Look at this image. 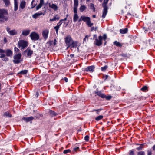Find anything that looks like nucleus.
I'll list each match as a JSON object with an SVG mask.
<instances>
[{"mask_svg":"<svg viewBox=\"0 0 155 155\" xmlns=\"http://www.w3.org/2000/svg\"><path fill=\"white\" fill-rule=\"evenodd\" d=\"M60 18L59 17L58 15H56L54 17V18L53 19H51L50 20V21H56V20H58Z\"/></svg>","mask_w":155,"mask_h":155,"instance_id":"aec40b11","label":"nucleus"},{"mask_svg":"<svg viewBox=\"0 0 155 155\" xmlns=\"http://www.w3.org/2000/svg\"><path fill=\"white\" fill-rule=\"evenodd\" d=\"M48 33V31L47 30H45L43 31L42 35L43 37L45 39H46L47 38Z\"/></svg>","mask_w":155,"mask_h":155,"instance_id":"9b49d317","label":"nucleus"},{"mask_svg":"<svg viewBox=\"0 0 155 155\" xmlns=\"http://www.w3.org/2000/svg\"><path fill=\"white\" fill-rule=\"evenodd\" d=\"M147 87L146 86H144L143 87H142L141 90L143 91H145L146 90H147Z\"/></svg>","mask_w":155,"mask_h":155,"instance_id":"ea45409f","label":"nucleus"},{"mask_svg":"<svg viewBox=\"0 0 155 155\" xmlns=\"http://www.w3.org/2000/svg\"><path fill=\"white\" fill-rule=\"evenodd\" d=\"M25 1H22L20 5V6L21 8L22 9H23L25 6Z\"/></svg>","mask_w":155,"mask_h":155,"instance_id":"4be33fe9","label":"nucleus"},{"mask_svg":"<svg viewBox=\"0 0 155 155\" xmlns=\"http://www.w3.org/2000/svg\"><path fill=\"white\" fill-rule=\"evenodd\" d=\"M148 155H151V153L150 152L148 151Z\"/></svg>","mask_w":155,"mask_h":155,"instance_id":"338daca9","label":"nucleus"},{"mask_svg":"<svg viewBox=\"0 0 155 155\" xmlns=\"http://www.w3.org/2000/svg\"><path fill=\"white\" fill-rule=\"evenodd\" d=\"M95 69L94 66H91L88 67L84 69V71H86L93 72L94 71Z\"/></svg>","mask_w":155,"mask_h":155,"instance_id":"1a4fd4ad","label":"nucleus"},{"mask_svg":"<svg viewBox=\"0 0 155 155\" xmlns=\"http://www.w3.org/2000/svg\"><path fill=\"white\" fill-rule=\"evenodd\" d=\"M86 8V6L84 5H81L80 8V10L81 12L83 11Z\"/></svg>","mask_w":155,"mask_h":155,"instance_id":"bb28decb","label":"nucleus"},{"mask_svg":"<svg viewBox=\"0 0 155 155\" xmlns=\"http://www.w3.org/2000/svg\"><path fill=\"white\" fill-rule=\"evenodd\" d=\"M27 72V71L26 70H24L21 71L20 72V73L21 74H26Z\"/></svg>","mask_w":155,"mask_h":155,"instance_id":"f704fd0d","label":"nucleus"},{"mask_svg":"<svg viewBox=\"0 0 155 155\" xmlns=\"http://www.w3.org/2000/svg\"><path fill=\"white\" fill-rule=\"evenodd\" d=\"M21 56V53L14 55V60H13V62L15 64H18L20 63Z\"/></svg>","mask_w":155,"mask_h":155,"instance_id":"20e7f679","label":"nucleus"},{"mask_svg":"<svg viewBox=\"0 0 155 155\" xmlns=\"http://www.w3.org/2000/svg\"><path fill=\"white\" fill-rule=\"evenodd\" d=\"M34 118L32 117H23L22 118V119L28 122L29 121H30L32 120Z\"/></svg>","mask_w":155,"mask_h":155,"instance_id":"2eb2a0df","label":"nucleus"},{"mask_svg":"<svg viewBox=\"0 0 155 155\" xmlns=\"http://www.w3.org/2000/svg\"><path fill=\"white\" fill-rule=\"evenodd\" d=\"M108 1V0H107L106 2H104V3L102 4L103 10L102 17L103 18H104L105 17L108 12V7L106 6V4L107 3Z\"/></svg>","mask_w":155,"mask_h":155,"instance_id":"f03ea898","label":"nucleus"},{"mask_svg":"<svg viewBox=\"0 0 155 155\" xmlns=\"http://www.w3.org/2000/svg\"><path fill=\"white\" fill-rule=\"evenodd\" d=\"M120 89V87L117 86V91H119Z\"/></svg>","mask_w":155,"mask_h":155,"instance_id":"e2e57ef3","label":"nucleus"},{"mask_svg":"<svg viewBox=\"0 0 155 155\" xmlns=\"http://www.w3.org/2000/svg\"><path fill=\"white\" fill-rule=\"evenodd\" d=\"M5 53V51L4 50L0 48V53Z\"/></svg>","mask_w":155,"mask_h":155,"instance_id":"de8ad7c7","label":"nucleus"},{"mask_svg":"<svg viewBox=\"0 0 155 155\" xmlns=\"http://www.w3.org/2000/svg\"><path fill=\"white\" fill-rule=\"evenodd\" d=\"M49 113L50 115L51 116L53 115V116H55L57 114L55 112H54V111H52V110H49Z\"/></svg>","mask_w":155,"mask_h":155,"instance_id":"393cba45","label":"nucleus"},{"mask_svg":"<svg viewBox=\"0 0 155 155\" xmlns=\"http://www.w3.org/2000/svg\"><path fill=\"white\" fill-rule=\"evenodd\" d=\"M88 37V35H86L85 36V37L84 39V42L86 41V38L87 39Z\"/></svg>","mask_w":155,"mask_h":155,"instance_id":"603ef678","label":"nucleus"},{"mask_svg":"<svg viewBox=\"0 0 155 155\" xmlns=\"http://www.w3.org/2000/svg\"><path fill=\"white\" fill-rule=\"evenodd\" d=\"M28 42L23 40H20L18 42L19 47H21L22 49H24L28 46Z\"/></svg>","mask_w":155,"mask_h":155,"instance_id":"39448f33","label":"nucleus"},{"mask_svg":"<svg viewBox=\"0 0 155 155\" xmlns=\"http://www.w3.org/2000/svg\"><path fill=\"white\" fill-rule=\"evenodd\" d=\"M138 155H144V152L143 151H140L138 152Z\"/></svg>","mask_w":155,"mask_h":155,"instance_id":"a19ab883","label":"nucleus"},{"mask_svg":"<svg viewBox=\"0 0 155 155\" xmlns=\"http://www.w3.org/2000/svg\"><path fill=\"white\" fill-rule=\"evenodd\" d=\"M32 53V51H31V50L29 49L28 50L27 55L28 56H31V55Z\"/></svg>","mask_w":155,"mask_h":155,"instance_id":"473e14b6","label":"nucleus"},{"mask_svg":"<svg viewBox=\"0 0 155 155\" xmlns=\"http://www.w3.org/2000/svg\"><path fill=\"white\" fill-rule=\"evenodd\" d=\"M6 5H8L10 4L9 0H3Z\"/></svg>","mask_w":155,"mask_h":155,"instance_id":"cd10ccee","label":"nucleus"},{"mask_svg":"<svg viewBox=\"0 0 155 155\" xmlns=\"http://www.w3.org/2000/svg\"><path fill=\"white\" fill-rule=\"evenodd\" d=\"M64 79L66 82H67L68 81V79L66 78H64Z\"/></svg>","mask_w":155,"mask_h":155,"instance_id":"680f3d73","label":"nucleus"},{"mask_svg":"<svg viewBox=\"0 0 155 155\" xmlns=\"http://www.w3.org/2000/svg\"><path fill=\"white\" fill-rule=\"evenodd\" d=\"M89 136L88 135L85 136L84 139L86 141H88L89 140Z\"/></svg>","mask_w":155,"mask_h":155,"instance_id":"37998d69","label":"nucleus"},{"mask_svg":"<svg viewBox=\"0 0 155 155\" xmlns=\"http://www.w3.org/2000/svg\"><path fill=\"white\" fill-rule=\"evenodd\" d=\"M49 7L51 8L52 9H54V11H57L58 8V6L54 4H51L50 3L49 4Z\"/></svg>","mask_w":155,"mask_h":155,"instance_id":"9d476101","label":"nucleus"},{"mask_svg":"<svg viewBox=\"0 0 155 155\" xmlns=\"http://www.w3.org/2000/svg\"><path fill=\"white\" fill-rule=\"evenodd\" d=\"M90 7L91 9L93 10V11L94 12L95 11V8L94 7V5L93 4L91 3L90 4Z\"/></svg>","mask_w":155,"mask_h":155,"instance_id":"c85d7f7f","label":"nucleus"},{"mask_svg":"<svg viewBox=\"0 0 155 155\" xmlns=\"http://www.w3.org/2000/svg\"><path fill=\"white\" fill-rule=\"evenodd\" d=\"M102 110V109H99L97 110H93V111H97V114H99V112Z\"/></svg>","mask_w":155,"mask_h":155,"instance_id":"79ce46f5","label":"nucleus"},{"mask_svg":"<svg viewBox=\"0 0 155 155\" xmlns=\"http://www.w3.org/2000/svg\"><path fill=\"white\" fill-rule=\"evenodd\" d=\"M143 148V145H140L139 147L137 148V150H140Z\"/></svg>","mask_w":155,"mask_h":155,"instance_id":"e433bc0d","label":"nucleus"},{"mask_svg":"<svg viewBox=\"0 0 155 155\" xmlns=\"http://www.w3.org/2000/svg\"><path fill=\"white\" fill-rule=\"evenodd\" d=\"M95 94H96L97 95L101 97L102 98H104L105 97V95L104 94H102L100 91H95Z\"/></svg>","mask_w":155,"mask_h":155,"instance_id":"ddd939ff","label":"nucleus"},{"mask_svg":"<svg viewBox=\"0 0 155 155\" xmlns=\"http://www.w3.org/2000/svg\"><path fill=\"white\" fill-rule=\"evenodd\" d=\"M15 51H16V52H18L19 51V50L16 47H15Z\"/></svg>","mask_w":155,"mask_h":155,"instance_id":"864d4df0","label":"nucleus"},{"mask_svg":"<svg viewBox=\"0 0 155 155\" xmlns=\"http://www.w3.org/2000/svg\"><path fill=\"white\" fill-rule=\"evenodd\" d=\"M44 0H40V4L43 5V4H44Z\"/></svg>","mask_w":155,"mask_h":155,"instance_id":"5fc2aeb1","label":"nucleus"},{"mask_svg":"<svg viewBox=\"0 0 155 155\" xmlns=\"http://www.w3.org/2000/svg\"><path fill=\"white\" fill-rule=\"evenodd\" d=\"M79 149V148L78 147H77L76 148H74V150L75 151H77V150H78V149Z\"/></svg>","mask_w":155,"mask_h":155,"instance_id":"69168bd1","label":"nucleus"},{"mask_svg":"<svg viewBox=\"0 0 155 155\" xmlns=\"http://www.w3.org/2000/svg\"><path fill=\"white\" fill-rule=\"evenodd\" d=\"M30 31L29 30H22V34L24 36H27L29 35Z\"/></svg>","mask_w":155,"mask_h":155,"instance_id":"f8f14e48","label":"nucleus"},{"mask_svg":"<svg viewBox=\"0 0 155 155\" xmlns=\"http://www.w3.org/2000/svg\"><path fill=\"white\" fill-rule=\"evenodd\" d=\"M105 98H106L107 100H110L112 98V97L111 96H105Z\"/></svg>","mask_w":155,"mask_h":155,"instance_id":"c03bdc74","label":"nucleus"},{"mask_svg":"<svg viewBox=\"0 0 155 155\" xmlns=\"http://www.w3.org/2000/svg\"><path fill=\"white\" fill-rule=\"evenodd\" d=\"M8 14V12L5 9H0V18L4 19L5 21L8 20V18L6 17Z\"/></svg>","mask_w":155,"mask_h":155,"instance_id":"f257e3e1","label":"nucleus"},{"mask_svg":"<svg viewBox=\"0 0 155 155\" xmlns=\"http://www.w3.org/2000/svg\"><path fill=\"white\" fill-rule=\"evenodd\" d=\"M87 24L89 27H91L93 25V23L91 22L90 20L87 22Z\"/></svg>","mask_w":155,"mask_h":155,"instance_id":"7c9ffc66","label":"nucleus"},{"mask_svg":"<svg viewBox=\"0 0 155 155\" xmlns=\"http://www.w3.org/2000/svg\"><path fill=\"white\" fill-rule=\"evenodd\" d=\"M79 17L77 14H74V15L73 21L74 22H76L78 19Z\"/></svg>","mask_w":155,"mask_h":155,"instance_id":"6ab92c4d","label":"nucleus"},{"mask_svg":"<svg viewBox=\"0 0 155 155\" xmlns=\"http://www.w3.org/2000/svg\"><path fill=\"white\" fill-rule=\"evenodd\" d=\"M153 150L155 151V145L153 147Z\"/></svg>","mask_w":155,"mask_h":155,"instance_id":"774afa93","label":"nucleus"},{"mask_svg":"<svg viewBox=\"0 0 155 155\" xmlns=\"http://www.w3.org/2000/svg\"><path fill=\"white\" fill-rule=\"evenodd\" d=\"M4 115L8 117H11V115L8 112H6L4 113Z\"/></svg>","mask_w":155,"mask_h":155,"instance_id":"2f4dec72","label":"nucleus"},{"mask_svg":"<svg viewBox=\"0 0 155 155\" xmlns=\"http://www.w3.org/2000/svg\"><path fill=\"white\" fill-rule=\"evenodd\" d=\"M153 40H149V41L150 42V44H152L154 43V42H153Z\"/></svg>","mask_w":155,"mask_h":155,"instance_id":"09e8293b","label":"nucleus"},{"mask_svg":"<svg viewBox=\"0 0 155 155\" xmlns=\"http://www.w3.org/2000/svg\"><path fill=\"white\" fill-rule=\"evenodd\" d=\"M107 38L106 35V34L104 35H103V39L104 40H105Z\"/></svg>","mask_w":155,"mask_h":155,"instance_id":"3c124183","label":"nucleus"},{"mask_svg":"<svg viewBox=\"0 0 155 155\" xmlns=\"http://www.w3.org/2000/svg\"><path fill=\"white\" fill-rule=\"evenodd\" d=\"M71 45H72V47L73 48H76L77 46V43L76 42H74L73 41V43H72Z\"/></svg>","mask_w":155,"mask_h":155,"instance_id":"72a5a7b5","label":"nucleus"},{"mask_svg":"<svg viewBox=\"0 0 155 155\" xmlns=\"http://www.w3.org/2000/svg\"><path fill=\"white\" fill-rule=\"evenodd\" d=\"M97 27L94 28V27H92L91 28V31H92L94 30H95V31H96L97 29Z\"/></svg>","mask_w":155,"mask_h":155,"instance_id":"8fccbe9b","label":"nucleus"},{"mask_svg":"<svg viewBox=\"0 0 155 155\" xmlns=\"http://www.w3.org/2000/svg\"><path fill=\"white\" fill-rule=\"evenodd\" d=\"M71 151V150L70 149H68L67 150H65L64 151L63 153L64 154H67L68 152H70Z\"/></svg>","mask_w":155,"mask_h":155,"instance_id":"4c0bfd02","label":"nucleus"},{"mask_svg":"<svg viewBox=\"0 0 155 155\" xmlns=\"http://www.w3.org/2000/svg\"><path fill=\"white\" fill-rule=\"evenodd\" d=\"M30 36L31 39L33 40H36L39 39V35L35 32H31Z\"/></svg>","mask_w":155,"mask_h":155,"instance_id":"423d86ee","label":"nucleus"},{"mask_svg":"<svg viewBox=\"0 0 155 155\" xmlns=\"http://www.w3.org/2000/svg\"><path fill=\"white\" fill-rule=\"evenodd\" d=\"M128 31L127 28H125L124 29H120V32L121 34H125Z\"/></svg>","mask_w":155,"mask_h":155,"instance_id":"5701e85b","label":"nucleus"},{"mask_svg":"<svg viewBox=\"0 0 155 155\" xmlns=\"http://www.w3.org/2000/svg\"><path fill=\"white\" fill-rule=\"evenodd\" d=\"M99 40H98L97 38H96L95 39L96 42L94 44L96 45L99 46L102 44V41L103 39V37L102 36H99Z\"/></svg>","mask_w":155,"mask_h":155,"instance_id":"0eeeda50","label":"nucleus"},{"mask_svg":"<svg viewBox=\"0 0 155 155\" xmlns=\"http://www.w3.org/2000/svg\"><path fill=\"white\" fill-rule=\"evenodd\" d=\"M61 23L59 24V23H58L57 24V25L54 27V29H55L56 31V33L57 34L58 30L59 28V27L60 26Z\"/></svg>","mask_w":155,"mask_h":155,"instance_id":"b1692460","label":"nucleus"},{"mask_svg":"<svg viewBox=\"0 0 155 155\" xmlns=\"http://www.w3.org/2000/svg\"><path fill=\"white\" fill-rule=\"evenodd\" d=\"M4 20H5L4 19L3 20H0V23H3L4 22Z\"/></svg>","mask_w":155,"mask_h":155,"instance_id":"bf43d9fd","label":"nucleus"},{"mask_svg":"<svg viewBox=\"0 0 155 155\" xmlns=\"http://www.w3.org/2000/svg\"><path fill=\"white\" fill-rule=\"evenodd\" d=\"M57 42V40L56 39H54V45H55L56 44V42Z\"/></svg>","mask_w":155,"mask_h":155,"instance_id":"13d9d810","label":"nucleus"},{"mask_svg":"<svg viewBox=\"0 0 155 155\" xmlns=\"http://www.w3.org/2000/svg\"><path fill=\"white\" fill-rule=\"evenodd\" d=\"M2 60L5 61H7L8 60V58L7 57H5L2 59Z\"/></svg>","mask_w":155,"mask_h":155,"instance_id":"49530a36","label":"nucleus"},{"mask_svg":"<svg viewBox=\"0 0 155 155\" xmlns=\"http://www.w3.org/2000/svg\"><path fill=\"white\" fill-rule=\"evenodd\" d=\"M14 0V11H16L18 8V2L17 1V0Z\"/></svg>","mask_w":155,"mask_h":155,"instance_id":"a211bd4d","label":"nucleus"},{"mask_svg":"<svg viewBox=\"0 0 155 155\" xmlns=\"http://www.w3.org/2000/svg\"><path fill=\"white\" fill-rule=\"evenodd\" d=\"M42 5L39 3V4L36 7V9L37 10H38L41 7Z\"/></svg>","mask_w":155,"mask_h":155,"instance_id":"58836bf2","label":"nucleus"},{"mask_svg":"<svg viewBox=\"0 0 155 155\" xmlns=\"http://www.w3.org/2000/svg\"><path fill=\"white\" fill-rule=\"evenodd\" d=\"M103 117V116L102 115H100L97 117L95 119L96 120L98 121L101 119H102Z\"/></svg>","mask_w":155,"mask_h":155,"instance_id":"c756f323","label":"nucleus"},{"mask_svg":"<svg viewBox=\"0 0 155 155\" xmlns=\"http://www.w3.org/2000/svg\"><path fill=\"white\" fill-rule=\"evenodd\" d=\"M8 33L11 35H14L17 34V32L16 30L15 29L9 31Z\"/></svg>","mask_w":155,"mask_h":155,"instance_id":"4468645a","label":"nucleus"},{"mask_svg":"<svg viewBox=\"0 0 155 155\" xmlns=\"http://www.w3.org/2000/svg\"><path fill=\"white\" fill-rule=\"evenodd\" d=\"M6 30H7V31L8 32L9 31H10V28H9L8 27H7V28H6Z\"/></svg>","mask_w":155,"mask_h":155,"instance_id":"052dcab7","label":"nucleus"},{"mask_svg":"<svg viewBox=\"0 0 155 155\" xmlns=\"http://www.w3.org/2000/svg\"><path fill=\"white\" fill-rule=\"evenodd\" d=\"M130 155H134V151H131L129 153Z\"/></svg>","mask_w":155,"mask_h":155,"instance_id":"4d7b16f0","label":"nucleus"},{"mask_svg":"<svg viewBox=\"0 0 155 155\" xmlns=\"http://www.w3.org/2000/svg\"><path fill=\"white\" fill-rule=\"evenodd\" d=\"M107 67V66L106 65L103 67L101 68V69L102 71H104L106 69Z\"/></svg>","mask_w":155,"mask_h":155,"instance_id":"c9c22d12","label":"nucleus"},{"mask_svg":"<svg viewBox=\"0 0 155 155\" xmlns=\"http://www.w3.org/2000/svg\"><path fill=\"white\" fill-rule=\"evenodd\" d=\"M114 45L118 47H121L122 45L119 42L115 41L114 42Z\"/></svg>","mask_w":155,"mask_h":155,"instance_id":"a878e982","label":"nucleus"},{"mask_svg":"<svg viewBox=\"0 0 155 155\" xmlns=\"http://www.w3.org/2000/svg\"><path fill=\"white\" fill-rule=\"evenodd\" d=\"M0 55L1 56H0V58H5V54H0Z\"/></svg>","mask_w":155,"mask_h":155,"instance_id":"a18cd8bd","label":"nucleus"},{"mask_svg":"<svg viewBox=\"0 0 155 155\" xmlns=\"http://www.w3.org/2000/svg\"><path fill=\"white\" fill-rule=\"evenodd\" d=\"M5 52L6 53V55L7 56H10L12 54V51L9 49L7 50L6 52L5 51Z\"/></svg>","mask_w":155,"mask_h":155,"instance_id":"f3484780","label":"nucleus"},{"mask_svg":"<svg viewBox=\"0 0 155 155\" xmlns=\"http://www.w3.org/2000/svg\"><path fill=\"white\" fill-rule=\"evenodd\" d=\"M4 41L5 43L7 42V40L6 38L4 37Z\"/></svg>","mask_w":155,"mask_h":155,"instance_id":"6e6d98bb","label":"nucleus"},{"mask_svg":"<svg viewBox=\"0 0 155 155\" xmlns=\"http://www.w3.org/2000/svg\"><path fill=\"white\" fill-rule=\"evenodd\" d=\"M81 18H82L83 21L84 22H87L90 20V18L88 17L81 16Z\"/></svg>","mask_w":155,"mask_h":155,"instance_id":"dca6fc26","label":"nucleus"},{"mask_svg":"<svg viewBox=\"0 0 155 155\" xmlns=\"http://www.w3.org/2000/svg\"><path fill=\"white\" fill-rule=\"evenodd\" d=\"M82 20V18H81V16L80 17V18L79 19L78 21V22H80Z\"/></svg>","mask_w":155,"mask_h":155,"instance_id":"0e129e2a","label":"nucleus"},{"mask_svg":"<svg viewBox=\"0 0 155 155\" xmlns=\"http://www.w3.org/2000/svg\"><path fill=\"white\" fill-rule=\"evenodd\" d=\"M78 4V0H74V14H77Z\"/></svg>","mask_w":155,"mask_h":155,"instance_id":"6e6552de","label":"nucleus"},{"mask_svg":"<svg viewBox=\"0 0 155 155\" xmlns=\"http://www.w3.org/2000/svg\"><path fill=\"white\" fill-rule=\"evenodd\" d=\"M42 13H35L33 15L32 17H33V18H34L35 19H36L38 16H40V15H42Z\"/></svg>","mask_w":155,"mask_h":155,"instance_id":"412c9836","label":"nucleus"},{"mask_svg":"<svg viewBox=\"0 0 155 155\" xmlns=\"http://www.w3.org/2000/svg\"><path fill=\"white\" fill-rule=\"evenodd\" d=\"M65 41L66 44L68 45L67 49L71 45L72 43L73 42V41L72 40V38L69 35L67 37L65 38Z\"/></svg>","mask_w":155,"mask_h":155,"instance_id":"7ed1b4c3","label":"nucleus"}]
</instances>
